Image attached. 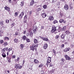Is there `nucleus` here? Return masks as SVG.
Returning a JSON list of instances; mask_svg holds the SVG:
<instances>
[{
  "mask_svg": "<svg viewBox=\"0 0 74 74\" xmlns=\"http://www.w3.org/2000/svg\"><path fill=\"white\" fill-rule=\"evenodd\" d=\"M33 30L32 29H30L29 31V36L31 37H33Z\"/></svg>",
  "mask_w": 74,
  "mask_h": 74,
  "instance_id": "f257e3e1",
  "label": "nucleus"
},
{
  "mask_svg": "<svg viewBox=\"0 0 74 74\" xmlns=\"http://www.w3.org/2000/svg\"><path fill=\"white\" fill-rule=\"evenodd\" d=\"M35 44H33L32 46H30V49L31 50H32L33 51H34V49L36 50V49L35 48Z\"/></svg>",
  "mask_w": 74,
  "mask_h": 74,
  "instance_id": "f03ea898",
  "label": "nucleus"
},
{
  "mask_svg": "<svg viewBox=\"0 0 74 74\" xmlns=\"http://www.w3.org/2000/svg\"><path fill=\"white\" fill-rule=\"evenodd\" d=\"M52 29L51 32L54 33L56 30V27H55V26H53L52 28Z\"/></svg>",
  "mask_w": 74,
  "mask_h": 74,
  "instance_id": "7ed1b4c3",
  "label": "nucleus"
},
{
  "mask_svg": "<svg viewBox=\"0 0 74 74\" xmlns=\"http://www.w3.org/2000/svg\"><path fill=\"white\" fill-rule=\"evenodd\" d=\"M37 27H34L33 30L34 34H36L37 33Z\"/></svg>",
  "mask_w": 74,
  "mask_h": 74,
  "instance_id": "20e7f679",
  "label": "nucleus"
},
{
  "mask_svg": "<svg viewBox=\"0 0 74 74\" xmlns=\"http://www.w3.org/2000/svg\"><path fill=\"white\" fill-rule=\"evenodd\" d=\"M47 63H49L51 61V57H49L47 58Z\"/></svg>",
  "mask_w": 74,
  "mask_h": 74,
  "instance_id": "39448f33",
  "label": "nucleus"
},
{
  "mask_svg": "<svg viewBox=\"0 0 74 74\" xmlns=\"http://www.w3.org/2000/svg\"><path fill=\"white\" fill-rule=\"evenodd\" d=\"M65 57L66 60H71V58L67 55H65Z\"/></svg>",
  "mask_w": 74,
  "mask_h": 74,
  "instance_id": "423d86ee",
  "label": "nucleus"
},
{
  "mask_svg": "<svg viewBox=\"0 0 74 74\" xmlns=\"http://www.w3.org/2000/svg\"><path fill=\"white\" fill-rule=\"evenodd\" d=\"M4 8H5V10H6L8 11V12H9V11H10V8L6 6Z\"/></svg>",
  "mask_w": 74,
  "mask_h": 74,
  "instance_id": "0eeeda50",
  "label": "nucleus"
},
{
  "mask_svg": "<svg viewBox=\"0 0 74 74\" xmlns=\"http://www.w3.org/2000/svg\"><path fill=\"white\" fill-rule=\"evenodd\" d=\"M47 47H48V44H45L43 46V48L44 49H47Z\"/></svg>",
  "mask_w": 74,
  "mask_h": 74,
  "instance_id": "6e6552de",
  "label": "nucleus"
},
{
  "mask_svg": "<svg viewBox=\"0 0 74 74\" xmlns=\"http://www.w3.org/2000/svg\"><path fill=\"white\" fill-rule=\"evenodd\" d=\"M24 15V12H22L20 14L19 16V17L20 18H22V16H23V15Z\"/></svg>",
  "mask_w": 74,
  "mask_h": 74,
  "instance_id": "1a4fd4ad",
  "label": "nucleus"
},
{
  "mask_svg": "<svg viewBox=\"0 0 74 74\" xmlns=\"http://www.w3.org/2000/svg\"><path fill=\"white\" fill-rule=\"evenodd\" d=\"M64 9L66 10H67L69 9V6L67 5H65L64 6Z\"/></svg>",
  "mask_w": 74,
  "mask_h": 74,
  "instance_id": "9d476101",
  "label": "nucleus"
},
{
  "mask_svg": "<svg viewBox=\"0 0 74 74\" xmlns=\"http://www.w3.org/2000/svg\"><path fill=\"white\" fill-rule=\"evenodd\" d=\"M34 3V0H32V1L30 2V6H33V5Z\"/></svg>",
  "mask_w": 74,
  "mask_h": 74,
  "instance_id": "9b49d317",
  "label": "nucleus"
},
{
  "mask_svg": "<svg viewBox=\"0 0 74 74\" xmlns=\"http://www.w3.org/2000/svg\"><path fill=\"white\" fill-rule=\"evenodd\" d=\"M49 19L50 21H53V17L52 16H50L49 18Z\"/></svg>",
  "mask_w": 74,
  "mask_h": 74,
  "instance_id": "f8f14e48",
  "label": "nucleus"
},
{
  "mask_svg": "<svg viewBox=\"0 0 74 74\" xmlns=\"http://www.w3.org/2000/svg\"><path fill=\"white\" fill-rule=\"evenodd\" d=\"M8 49V48H4L2 49V53H4V52H5V51L6 50V51H7V50Z\"/></svg>",
  "mask_w": 74,
  "mask_h": 74,
  "instance_id": "ddd939ff",
  "label": "nucleus"
},
{
  "mask_svg": "<svg viewBox=\"0 0 74 74\" xmlns=\"http://www.w3.org/2000/svg\"><path fill=\"white\" fill-rule=\"evenodd\" d=\"M64 52H67V51H70V48L68 47V48L65 49L64 50Z\"/></svg>",
  "mask_w": 74,
  "mask_h": 74,
  "instance_id": "4468645a",
  "label": "nucleus"
},
{
  "mask_svg": "<svg viewBox=\"0 0 74 74\" xmlns=\"http://www.w3.org/2000/svg\"><path fill=\"white\" fill-rule=\"evenodd\" d=\"M19 66V64H15V67L16 69H18Z\"/></svg>",
  "mask_w": 74,
  "mask_h": 74,
  "instance_id": "2eb2a0df",
  "label": "nucleus"
},
{
  "mask_svg": "<svg viewBox=\"0 0 74 74\" xmlns=\"http://www.w3.org/2000/svg\"><path fill=\"white\" fill-rule=\"evenodd\" d=\"M42 15L43 18H45V17H46V16H47L46 14L45 13H43Z\"/></svg>",
  "mask_w": 74,
  "mask_h": 74,
  "instance_id": "dca6fc26",
  "label": "nucleus"
},
{
  "mask_svg": "<svg viewBox=\"0 0 74 74\" xmlns=\"http://www.w3.org/2000/svg\"><path fill=\"white\" fill-rule=\"evenodd\" d=\"M2 56L3 58H5L6 57V55L5 53H3L2 54Z\"/></svg>",
  "mask_w": 74,
  "mask_h": 74,
  "instance_id": "f3484780",
  "label": "nucleus"
},
{
  "mask_svg": "<svg viewBox=\"0 0 74 74\" xmlns=\"http://www.w3.org/2000/svg\"><path fill=\"white\" fill-rule=\"evenodd\" d=\"M65 36H66V34H63V35H62L61 36V38H62V39H64V37H65Z\"/></svg>",
  "mask_w": 74,
  "mask_h": 74,
  "instance_id": "a211bd4d",
  "label": "nucleus"
},
{
  "mask_svg": "<svg viewBox=\"0 0 74 74\" xmlns=\"http://www.w3.org/2000/svg\"><path fill=\"white\" fill-rule=\"evenodd\" d=\"M43 40H44V41H48V39L45 38V37H44L43 38Z\"/></svg>",
  "mask_w": 74,
  "mask_h": 74,
  "instance_id": "6ab92c4d",
  "label": "nucleus"
},
{
  "mask_svg": "<svg viewBox=\"0 0 74 74\" xmlns=\"http://www.w3.org/2000/svg\"><path fill=\"white\" fill-rule=\"evenodd\" d=\"M23 47H24V45L23 44H21V45L20 49H21V50H22L23 49Z\"/></svg>",
  "mask_w": 74,
  "mask_h": 74,
  "instance_id": "aec40b11",
  "label": "nucleus"
},
{
  "mask_svg": "<svg viewBox=\"0 0 74 74\" xmlns=\"http://www.w3.org/2000/svg\"><path fill=\"white\" fill-rule=\"evenodd\" d=\"M14 41L15 42H18V39L15 38L14 40Z\"/></svg>",
  "mask_w": 74,
  "mask_h": 74,
  "instance_id": "412c9836",
  "label": "nucleus"
},
{
  "mask_svg": "<svg viewBox=\"0 0 74 74\" xmlns=\"http://www.w3.org/2000/svg\"><path fill=\"white\" fill-rule=\"evenodd\" d=\"M7 59L8 60V62H11V60H10L11 58L8 57H7Z\"/></svg>",
  "mask_w": 74,
  "mask_h": 74,
  "instance_id": "4be33fe9",
  "label": "nucleus"
},
{
  "mask_svg": "<svg viewBox=\"0 0 74 74\" xmlns=\"http://www.w3.org/2000/svg\"><path fill=\"white\" fill-rule=\"evenodd\" d=\"M34 42L35 44H37L38 42V41H37V39H35L34 40Z\"/></svg>",
  "mask_w": 74,
  "mask_h": 74,
  "instance_id": "5701e85b",
  "label": "nucleus"
},
{
  "mask_svg": "<svg viewBox=\"0 0 74 74\" xmlns=\"http://www.w3.org/2000/svg\"><path fill=\"white\" fill-rule=\"evenodd\" d=\"M34 62L35 63H38V61L36 59H35Z\"/></svg>",
  "mask_w": 74,
  "mask_h": 74,
  "instance_id": "b1692460",
  "label": "nucleus"
},
{
  "mask_svg": "<svg viewBox=\"0 0 74 74\" xmlns=\"http://www.w3.org/2000/svg\"><path fill=\"white\" fill-rule=\"evenodd\" d=\"M38 44L36 45H35V50H36V51H37V48L38 47Z\"/></svg>",
  "mask_w": 74,
  "mask_h": 74,
  "instance_id": "393cba45",
  "label": "nucleus"
},
{
  "mask_svg": "<svg viewBox=\"0 0 74 74\" xmlns=\"http://www.w3.org/2000/svg\"><path fill=\"white\" fill-rule=\"evenodd\" d=\"M23 38L24 40H25L26 39V36H23Z\"/></svg>",
  "mask_w": 74,
  "mask_h": 74,
  "instance_id": "a878e982",
  "label": "nucleus"
},
{
  "mask_svg": "<svg viewBox=\"0 0 74 74\" xmlns=\"http://www.w3.org/2000/svg\"><path fill=\"white\" fill-rule=\"evenodd\" d=\"M55 71V70L54 69H52L51 70V71H50V72L52 74V73H53V72H54Z\"/></svg>",
  "mask_w": 74,
  "mask_h": 74,
  "instance_id": "bb28decb",
  "label": "nucleus"
},
{
  "mask_svg": "<svg viewBox=\"0 0 74 74\" xmlns=\"http://www.w3.org/2000/svg\"><path fill=\"white\" fill-rule=\"evenodd\" d=\"M15 25V23H12L11 25V26H12L11 27H13V26H14V25Z\"/></svg>",
  "mask_w": 74,
  "mask_h": 74,
  "instance_id": "cd10ccee",
  "label": "nucleus"
},
{
  "mask_svg": "<svg viewBox=\"0 0 74 74\" xmlns=\"http://www.w3.org/2000/svg\"><path fill=\"white\" fill-rule=\"evenodd\" d=\"M66 34H70V32L69 31H67L65 32Z\"/></svg>",
  "mask_w": 74,
  "mask_h": 74,
  "instance_id": "c85d7f7f",
  "label": "nucleus"
},
{
  "mask_svg": "<svg viewBox=\"0 0 74 74\" xmlns=\"http://www.w3.org/2000/svg\"><path fill=\"white\" fill-rule=\"evenodd\" d=\"M3 22L4 21H1L0 22V25H3L4 24V23H3Z\"/></svg>",
  "mask_w": 74,
  "mask_h": 74,
  "instance_id": "c756f323",
  "label": "nucleus"
},
{
  "mask_svg": "<svg viewBox=\"0 0 74 74\" xmlns=\"http://www.w3.org/2000/svg\"><path fill=\"white\" fill-rule=\"evenodd\" d=\"M58 23V21L56 20H55L53 21V23L54 24H55V23Z\"/></svg>",
  "mask_w": 74,
  "mask_h": 74,
  "instance_id": "7c9ffc66",
  "label": "nucleus"
},
{
  "mask_svg": "<svg viewBox=\"0 0 74 74\" xmlns=\"http://www.w3.org/2000/svg\"><path fill=\"white\" fill-rule=\"evenodd\" d=\"M27 42H30V39H26Z\"/></svg>",
  "mask_w": 74,
  "mask_h": 74,
  "instance_id": "2f4dec72",
  "label": "nucleus"
},
{
  "mask_svg": "<svg viewBox=\"0 0 74 74\" xmlns=\"http://www.w3.org/2000/svg\"><path fill=\"white\" fill-rule=\"evenodd\" d=\"M43 7L45 9V8H46L47 7V5H43Z\"/></svg>",
  "mask_w": 74,
  "mask_h": 74,
  "instance_id": "473e14b6",
  "label": "nucleus"
},
{
  "mask_svg": "<svg viewBox=\"0 0 74 74\" xmlns=\"http://www.w3.org/2000/svg\"><path fill=\"white\" fill-rule=\"evenodd\" d=\"M53 53H54V55L55 56L56 55V51H55V50H53Z\"/></svg>",
  "mask_w": 74,
  "mask_h": 74,
  "instance_id": "72a5a7b5",
  "label": "nucleus"
},
{
  "mask_svg": "<svg viewBox=\"0 0 74 74\" xmlns=\"http://www.w3.org/2000/svg\"><path fill=\"white\" fill-rule=\"evenodd\" d=\"M63 19H61L60 20V23H62L63 22Z\"/></svg>",
  "mask_w": 74,
  "mask_h": 74,
  "instance_id": "f704fd0d",
  "label": "nucleus"
},
{
  "mask_svg": "<svg viewBox=\"0 0 74 74\" xmlns=\"http://www.w3.org/2000/svg\"><path fill=\"white\" fill-rule=\"evenodd\" d=\"M7 45H8L7 43V42H5L4 44V47H5Z\"/></svg>",
  "mask_w": 74,
  "mask_h": 74,
  "instance_id": "c9c22d12",
  "label": "nucleus"
},
{
  "mask_svg": "<svg viewBox=\"0 0 74 74\" xmlns=\"http://www.w3.org/2000/svg\"><path fill=\"white\" fill-rule=\"evenodd\" d=\"M58 30L59 32H60V31L61 30V28L60 27L58 29Z\"/></svg>",
  "mask_w": 74,
  "mask_h": 74,
  "instance_id": "e433bc0d",
  "label": "nucleus"
},
{
  "mask_svg": "<svg viewBox=\"0 0 74 74\" xmlns=\"http://www.w3.org/2000/svg\"><path fill=\"white\" fill-rule=\"evenodd\" d=\"M6 23H9V20H6Z\"/></svg>",
  "mask_w": 74,
  "mask_h": 74,
  "instance_id": "4c0bfd02",
  "label": "nucleus"
},
{
  "mask_svg": "<svg viewBox=\"0 0 74 74\" xmlns=\"http://www.w3.org/2000/svg\"><path fill=\"white\" fill-rule=\"evenodd\" d=\"M56 0H53L51 2V3H53L56 2Z\"/></svg>",
  "mask_w": 74,
  "mask_h": 74,
  "instance_id": "58836bf2",
  "label": "nucleus"
},
{
  "mask_svg": "<svg viewBox=\"0 0 74 74\" xmlns=\"http://www.w3.org/2000/svg\"><path fill=\"white\" fill-rule=\"evenodd\" d=\"M41 10V8H39L37 9V11L38 12V11H40Z\"/></svg>",
  "mask_w": 74,
  "mask_h": 74,
  "instance_id": "ea45409f",
  "label": "nucleus"
},
{
  "mask_svg": "<svg viewBox=\"0 0 74 74\" xmlns=\"http://www.w3.org/2000/svg\"><path fill=\"white\" fill-rule=\"evenodd\" d=\"M3 42H4V41L3 40H0V42L1 44H2L3 43Z\"/></svg>",
  "mask_w": 74,
  "mask_h": 74,
  "instance_id": "a19ab883",
  "label": "nucleus"
},
{
  "mask_svg": "<svg viewBox=\"0 0 74 74\" xmlns=\"http://www.w3.org/2000/svg\"><path fill=\"white\" fill-rule=\"evenodd\" d=\"M20 5L21 6H23V2H21V4Z\"/></svg>",
  "mask_w": 74,
  "mask_h": 74,
  "instance_id": "79ce46f5",
  "label": "nucleus"
},
{
  "mask_svg": "<svg viewBox=\"0 0 74 74\" xmlns=\"http://www.w3.org/2000/svg\"><path fill=\"white\" fill-rule=\"evenodd\" d=\"M61 60L62 61V63H63V62H64V59L62 58L61 59Z\"/></svg>",
  "mask_w": 74,
  "mask_h": 74,
  "instance_id": "37998d69",
  "label": "nucleus"
},
{
  "mask_svg": "<svg viewBox=\"0 0 74 74\" xmlns=\"http://www.w3.org/2000/svg\"><path fill=\"white\" fill-rule=\"evenodd\" d=\"M18 14V13L16 12L15 14V15L16 16H17Z\"/></svg>",
  "mask_w": 74,
  "mask_h": 74,
  "instance_id": "c03bdc74",
  "label": "nucleus"
},
{
  "mask_svg": "<svg viewBox=\"0 0 74 74\" xmlns=\"http://www.w3.org/2000/svg\"><path fill=\"white\" fill-rule=\"evenodd\" d=\"M59 36L58 35H57L56 37V38L58 39V38H59Z\"/></svg>",
  "mask_w": 74,
  "mask_h": 74,
  "instance_id": "a18cd8bd",
  "label": "nucleus"
},
{
  "mask_svg": "<svg viewBox=\"0 0 74 74\" xmlns=\"http://www.w3.org/2000/svg\"><path fill=\"white\" fill-rule=\"evenodd\" d=\"M22 67V66H19L18 68L19 69H21Z\"/></svg>",
  "mask_w": 74,
  "mask_h": 74,
  "instance_id": "49530a36",
  "label": "nucleus"
},
{
  "mask_svg": "<svg viewBox=\"0 0 74 74\" xmlns=\"http://www.w3.org/2000/svg\"><path fill=\"white\" fill-rule=\"evenodd\" d=\"M27 15H26L24 16V18L25 19H27Z\"/></svg>",
  "mask_w": 74,
  "mask_h": 74,
  "instance_id": "de8ad7c7",
  "label": "nucleus"
},
{
  "mask_svg": "<svg viewBox=\"0 0 74 74\" xmlns=\"http://www.w3.org/2000/svg\"><path fill=\"white\" fill-rule=\"evenodd\" d=\"M19 35V33H18V32H16V34H15V35L16 36H18V35Z\"/></svg>",
  "mask_w": 74,
  "mask_h": 74,
  "instance_id": "09e8293b",
  "label": "nucleus"
},
{
  "mask_svg": "<svg viewBox=\"0 0 74 74\" xmlns=\"http://www.w3.org/2000/svg\"><path fill=\"white\" fill-rule=\"evenodd\" d=\"M42 67V64L39 65V67Z\"/></svg>",
  "mask_w": 74,
  "mask_h": 74,
  "instance_id": "8fccbe9b",
  "label": "nucleus"
},
{
  "mask_svg": "<svg viewBox=\"0 0 74 74\" xmlns=\"http://www.w3.org/2000/svg\"><path fill=\"white\" fill-rule=\"evenodd\" d=\"M49 67H52V66H53V64H49Z\"/></svg>",
  "mask_w": 74,
  "mask_h": 74,
  "instance_id": "3c124183",
  "label": "nucleus"
},
{
  "mask_svg": "<svg viewBox=\"0 0 74 74\" xmlns=\"http://www.w3.org/2000/svg\"><path fill=\"white\" fill-rule=\"evenodd\" d=\"M69 43L68 42H64V44H67Z\"/></svg>",
  "mask_w": 74,
  "mask_h": 74,
  "instance_id": "603ef678",
  "label": "nucleus"
},
{
  "mask_svg": "<svg viewBox=\"0 0 74 74\" xmlns=\"http://www.w3.org/2000/svg\"><path fill=\"white\" fill-rule=\"evenodd\" d=\"M62 22H63L64 24L66 23V21L63 20V21Z\"/></svg>",
  "mask_w": 74,
  "mask_h": 74,
  "instance_id": "864d4df0",
  "label": "nucleus"
},
{
  "mask_svg": "<svg viewBox=\"0 0 74 74\" xmlns=\"http://www.w3.org/2000/svg\"><path fill=\"white\" fill-rule=\"evenodd\" d=\"M12 58H15V56L14 55V56H12Z\"/></svg>",
  "mask_w": 74,
  "mask_h": 74,
  "instance_id": "5fc2aeb1",
  "label": "nucleus"
},
{
  "mask_svg": "<svg viewBox=\"0 0 74 74\" xmlns=\"http://www.w3.org/2000/svg\"><path fill=\"white\" fill-rule=\"evenodd\" d=\"M20 59V58H19V57H18L17 59L16 60L17 61H19V60Z\"/></svg>",
  "mask_w": 74,
  "mask_h": 74,
  "instance_id": "6e6d98bb",
  "label": "nucleus"
},
{
  "mask_svg": "<svg viewBox=\"0 0 74 74\" xmlns=\"http://www.w3.org/2000/svg\"><path fill=\"white\" fill-rule=\"evenodd\" d=\"M57 5H60V3L58 2V3H57Z\"/></svg>",
  "mask_w": 74,
  "mask_h": 74,
  "instance_id": "4d7b16f0",
  "label": "nucleus"
},
{
  "mask_svg": "<svg viewBox=\"0 0 74 74\" xmlns=\"http://www.w3.org/2000/svg\"><path fill=\"white\" fill-rule=\"evenodd\" d=\"M72 55H74V50L72 52Z\"/></svg>",
  "mask_w": 74,
  "mask_h": 74,
  "instance_id": "13d9d810",
  "label": "nucleus"
},
{
  "mask_svg": "<svg viewBox=\"0 0 74 74\" xmlns=\"http://www.w3.org/2000/svg\"><path fill=\"white\" fill-rule=\"evenodd\" d=\"M66 29V27H63V30H65Z\"/></svg>",
  "mask_w": 74,
  "mask_h": 74,
  "instance_id": "bf43d9fd",
  "label": "nucleus"
},
{
  "mask_svg": "<svg viewBox=\"0 0 74 74\" xmlns=\"http://www.w3.org/2000/svg\"><path fill=\"white\" fill-rule=\"evenodd\" d=\"M6 39H7L8 40H9L10 38L6 37Z\"/></svg>",
  "mask_w": 74,
  "mask_h": 74,
  "instance_id": "052dcab7",
  "label": "nucleus"
},
{
  "mask_svg": "<svg viewBox=\"0 0 74 74\" xmlns=\"http://www.w3.org/2000/svg\"><path fill=\"white\" fill-rule=\"evenodd\" d=\"M4 40H7V37H5L4 38Z\"/></svg>",
  "mask_w": 74,
  "mask_h": 74,
  "instance_id": "680f3d73",
  "label": "nucleus"
},
{
  "mask_svg": "<svg viewBox=\"0 0 74 74\" xmlns=\"http://www.w3.org/2000/svg\"><path fill=\"white\" fill-rule=\"evenodd\" d=\"M40 37L41 38H42V40H43V39L44 38V37H42V36H40Z\"/></svg>",
  "mask_w": 74,
  "mask_h": 74,
  "instance_id": "e2e57ef3",
  "label": "nucleus"
},
{
  "mask_svg": "<svg viewBox=\"0 0 74 74\" xmlns=\"http://www.w3.org/2000/svg\"><path fill=\"white\" fill-rule=\"evenodd\" d=\"M41 74H44V71H42L41 72Z\"/></svg>",
  "mask_w": 74,
  "mask_h": 74,
  "instance_id": "0e129e2a",
  "label": "nucleus"
},
{
  "mask_svg": "<svg viewBox=\"0 0 74 74\" xmlns=\"http://www.w3.org/2000/svg\"><path fill=\"white\" fill-rule=\"evenodd\" d=\"M24 22L25 23H26V22H27V21H26V20H24Z\"/></svg>",
  "mask_w": 74,
  "mask_h": 74,
  "instance_id": "69168bd1",
  "label": "nucleus"
},
{
  "mask_svg": "<svg viewBox=\"0 0 74 74\" xmlns=\"http://www.w3.org/2000/svg\"><path fill=\"white\" fill-rule=\"evenodd\" d=\"M41 28L42 29H43L44 28V26H42L41 27Z\"/></svg>",
  "mask_w": 74,
  "mask_h": 74,
  "instance_id": "338daca9",
  "label": "nucleus"
},
{
  "mask_svg": "<svg viewBox=\"0 0 74 74\" xmlns=\"http://www.w3.org/2000/svg\"><path fill=\"white\" fill-rule=\"evenodd\" d=\"M26 31H25L24 32V34H26Z\"/></svg>",
  "mask_w": 74,
  "mask_h": 74,
  "instance_id": "774afa93",
  "label": "nucleus"
}]
</instances>
